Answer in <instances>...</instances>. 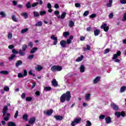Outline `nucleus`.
I'll return each mask as SVG.
<instances>
[{
    "label": "nucleus",
    "mask_w": 126,
    "mask_h": 126,
    "mask_svg": "<svg viewBox=\"0 0 126 126\" xmlns=\"http://www.w3.org/2000/svg\"><path fill=\"white\" fill-rule=\"evenodd\" d=\"M71 98V94L70 91H67L66 93L63 94L60 97V101L61 103H64L66 101L67 102L70 101Z\"/></svg>",
    "instance_id": "f257e3e1"
},
{
    "label": "nucleus",
    "mask_w": 126,
    "mask_h": 126,
    "mask_svg": "<svg viewBox=\"0 0 126 126\" xmlns=\"http://www.w3.org/2000/svg\"><path fill=\"white\" fill-rule=\"evenodd\" d=\"M51 70L52 72H56V71H62V70H63V67L58 65H54L51 67Z\"/></svg>",
    "instance_id": "f03ea898"
},
{
    "label": "nucleus",
    "mask_w": 126,
    "mask_h": 126,
    "mask_svg": "<svg viewBox=\"0 0 126 126\" xmlns=\"http://www.w3.org/2000/svg\"><path fill=\"white\" fill-rule=\"evenodd\" d=\"M28 47H27V45L26 44H24L22 45V49H20L19 51V54L21 57H24L26 55L25 51H26V49Z\"/></svg>",
    "instance_id": "7ed1b4c3"
},
{
    "label": "nucleus",
    "mask_w": 126,
    "mask_h": 126,
    "mask_svg": "<svg viewBox=\"0 0 126 126\" xmlns=\"http://www.w3.org/2000/svg\"><path fill=\"white\" fill-rule=\"evenodd\" d=\"M81 117H76L75 120L72 122L71 124V126H75V124H80V122H81Z\"/></svg>",
    "instance_id": "20e7f679"
},
{
    "label": "nucleus",
    "mask_w": 126,
    "mask_h": 126,
    "mask_svg": "<svg viewBox=\"0 0 126 126\" xmlns=\"http://www.w3.org/2000/svg\"><path fill=\"white\" fill-rule=\"evenodd\" d=\"M7 106H10V103H8L7 104V105H5L3 108L2 114L3 117L5 116L6 115V113H7V111H8V107Z\"/></svg>",
    "instance_id": "39448f33"
},
{
    "label": "nucleus",
    "mask_w": 126,
    "mask_h": 126,
    "mask_svg": "<svg viewBox=\"0 0 126 126\" xmlns=\"http://www.w3.org/2000/svg\"><path fill=\"white\" fill-rule=\"evenodd\" d=\"M101 29H103L104 32H108L109 31V26H107V24L104 23L100 27Z\"/></svg>",
    "instance_id": "423d86ee"
},
{
    "label": "nucleus",
    "mask_w": 126,
    "mask_h": 126,
    "mask_svg": "<svg viewBox=\"0 0 126 126\" xmlns=\"http://www.w3.org/2000/svg\"><path fill=\"white\" fill-rule=\"evenodd\" d=\"M121 55H122V52L120 51H117L116 54L113 55V57L112 58V60L115 61V60H117L119 57H120Z\"/></svg>",
    "instance_id": "0eeeda50"
},
{
    "label": "nucleus",
    "mask_w": 126,
    "mask_h": 126,
    "mask_svg": "<svg viewBox=\"0 0 126 126\" xmlns=\"http://www.w3.org/2000/svg\"><path fill=\"white\" fill-rule=\"evenodd\" d=\"M121 55H122V52L120 51H117L116 54L113 55V57L112 58V60L115 61V60H117L119 57H120Z\"/></svg>",
    "instance_id": "6e6552de"
},
{
    "label": "nucleus",
    "mask_w": 126,
    "mask_h": 126,
    "mask_svg": "<svg viewBox=\"0 0 126 126\" xmlns=\"http://www.w3.org/2000/svg\"><path fill=\"white\" fill-rule=\"evenodd\" d=\"M51 39H52V40H54V42L53 43V45L54 46H56V45H57L58 44V37H55V35H52L51 36Z\"/></svg>",
    "instance_id": "1a4fd4ad"
},
{
    "label": "nucleus",
    "mask_w": 126,
    "mask_h": 126,
    "mask_svg": "<svg viewBox=\"0 0 126 126\" xmlns=\"http://www.w3.org/2000/svg\"><path fill=\"white\" fill-rule=\"evenodd\" d=\"M65 16H66V12H63L61 16L57 15V17L58 19H60V18H61V19H64L65 18Z\"/></svg>",
    "instance_id": "9d476101"
},
{
    "label": "nucleus",
    "mask_w": 126,
    "mask_h": 126,
    "mask_svg": "<svg viewBox=\"0 0 126 126\" xmlns=\"http://www.w3.org/2000/svg\"><path fill=\"white\" fill-rule=\"evenodd\" d=\"M36 122V117H32L29 121V124L30 125H34Z\"/></svg>",
    "instance_id": "9b49d317"
},
{
    "label": "nucleus",
    "mask_w": 126,
    "mask_h": 126,
    "mask_svg": "<svg viewBox=\"0 0 126 126\" xmlns=\"http://www.w3.org/2000/svg\"><path fill=\"white\" fill-rule=\"evenodd\" d=\"M111 107L114 111H119V106L115 103L111 104Z\"/></svg>",
    "instance_id": "f8f14e48"
},
{
    "label": "nucleus",
    "mask_w": 126,
    "mask_h": 126,
    "mask_svg": "<svg viewBox=\"0 0 126 126\" xmlns=\"http://www.w3.org/2000/svg\"><path fill=\"white\" fill-rule=\"evenodd\" d=\"M54 112V110L53 109H50L49 110H48L47 111H43V114H46L47 116H51L52 114Z\"/></svg>",
    "instance_id": "ddd939ff"
},
{
    "label": "nucleus",
    "mask_w": 126,
    "mask_h": 126,
    "mask_svg": "<svg viewBox=\"0 0 126 126\" xmlns=\"http://www.w3.org/2000/svg\"><path fill=\"white\" fill-rule=\"evenodd\" d=\"M54 118L56 119V121H63V117L61 115H55Z\"/></svg>",
    "instance_id": "4468645a"
},
{
    "label": "nucleus",
    "mask_w": 126,
    "mask_h": 126,
    "mask_svg": "<svg viewBox=\"0 0 126 126\" xmlns=\"http://www.w3.org/2000/svg\"><path fill=\"white\" fill-rule=\"evenodd\" d=\"M60 45L63 48H65L66 47V41L64 40H62L60 41Z\"/></svg>",
    "instance_id": "2eb2a0df"
},
{
    "label": "nucleus",
    "mask_w": 126,
    "mask_h": 126,
    "mask_svg": "<svg viewBox=\"0 0 126 126\" xmlns=\"http://www.w3.org/2000/svg\"><path fill=\"white\" fill-rule=\"evenodd\" d=\"M106 124H109L112 123V118L111 117L108 116L105 119Z\"/></svg>",
    "instance_id": "dca6fc26"
},
{
    "label": "nucleus",
    "mask_w": 126,
    "mask_h": 126,
    "mask_svg": "<svg viewBox=\"0 0 126 126\" xmlns=\"http://www.w3.org/2000/svg\"><path fill=\"white\" fill-rule=\"evenodd\" d=\"M22 63H23V62H22V61L21 60L17 61L15 63L16 67H19L20 65H22Z\"/></svg>",
    "instance_id": "f3484780"
},
{
    "label": "nucleus",
    "mask_w": 126,
    "mask_h": 126,
    "mask_svg": "<svg viewBox=\"0 0 126 126\" xmlns=\"http://www.w3.org/2000/svg\"><path fill=\"white\" fill-rule=\"evenodd\" d=\"M100 79L101 77L100 76H97L95 77V78L94 80V84H96V83H98V82L100 81Z\"/></svg>",
    "instance_id": "a211bd4d"
},
{
    "label": "nucleus",
    "mask_w": 126,
    "mask_h": 126,
    "mask_svg": "<svg viewBox=\"0 0 126 126\" xmlns=\"http://www.w3.org/2000/svg\"><path fill=\"white\" fill-rule=\"evenodd\" d=\"M52 84L53 86H54V87H58V82H57V80L56 79H54L52 81Z\"/></svg>",
    "instance_id": "6ab92c4d"
},
{
    "label": "nucleus",
    "mask_w": 126,
    "mask_h": 126,
    "mask_svg": "<svg viewBox=\"0 0 126 126\" xmlns=\"http://www.w3.org/2000/svg\"><path fill=\"white\" fill-rule=\"evenodd\" d=\"M94 36H98L100 33H101V31L100 30L96 29L94 31Z\"/></svg>",
    "instance_id": "aec40b11"
},
{
    "label": "nucleus",
    "mask_w": 126,
    "mask_h": 126,
    "mask_svg": "<svg viewBox=\"0 0 126 126\" xmlns=\"http://www.w3.org/2000/svg\"><path fill=\"white\" fill-rule=\"evenodd\" d=\"M80 71L82 73H83V72L85 71V66H84V65H83V64L81 65L80 67Z\"/></svg>",
    "instance_id": "412c9836"
},
{
    "label": "nucleus",
    "mask_w": 126,
    "mask_h": 126,
    "mask_svg": "<svg viewBox=\"0 0 126 126\" xmlns=\"http://www.w3.org/2000/svg\"><path fill=\"white\" fill-rule=\"evenodd\" d=\"M84 58V56L83 55H81V57H78L76 60V62L77 63H79V62H81L83 61V59Z\"/></svg>",
    "instance_id": "4be33fe9"
},
{
    "label": "nucleus",
    "mask_w": 126,
    "mask_h": 126,
    "mask_svg": "<svg viewBox=\"0 0 126 126\" xmlns=\"http://www.w3.org/2000/svg\"><path fill=\"white\" fill-rule=\"evenodd\" d=\"M68 26L69 27H70V28H72L74 26V22H73V21L72 20L69 21Z\"/></svg>",
    "instance_id": "5701e85b"
},
{
    "label": "nucleus",
    "mask_w": 126,
    "mask_h": 126,
    "mask_svg": "<svg viewBox=\"0 0 126 126\" xmlns=\"http://www.w3.org/2000/svg\"><path fill=\"white\" fill-rule=\"evenodd\" d=\"M91 97V94H86V96H85L86 101H89V100H90Z\"/></svg>",
    "instance_id": "b1692460"
},
{
    "label": "nucleus",
    "mask_w": 126,
    "mask_h": 126,
    "mask_svg": "<svg viewBox=\"0 0 126 126\" xmlns=\"http://www.w3.org/2000/svg\"><path fill=\"white\" fill-rule=\"evenodd\" d=\"M86 47H84L83 48V51H84L85 52L86 51H90V50H91V46H90V45H86Z\"/></svg>",
    "instance_id": "393cba45"
},
{
    "label": "nucleus",
    "mask_w": 126,
    "mask_h": 126,
    "mask_svg": "<svg viewBox=\"0 0 126 126\" xmlns=\"http://www.w3.org/2000/svg\"><path fill=\"white\" fill-rule=\"evenodd\" d=\"M36 51H38V47H34L30 51V53L34 54V53H35Z\"/></svg>",
    "instance_id": "a878e982"
},
{
    "label": "nucleus",
    "mask_w": 126,
    "mask_h": 126,
    "mask_svg": "<svg viewBox=\"0 0 126 126\" xmlns=\"http://www.w3.org/2000/svg\"><path fill=\"white\" fill-rule=\"evenodd\" d=\"M23 120L26 122L28 121V115H27V114H25L23 116Z\"/></svg>",
    "instance_id": "bb28decb"
},
{
    "label": "nucleus",
    "mask_w": 126,
    "mask_h": 126,
    "mask_svg": "<svg viewBox=\"0 0 126 126\" xmlns=\"http://www.w3.org/2000/svg\"><path fill=\"white\" fill-rule=\"evenodd\" d=\"M126 90V86H123L120 88V93H123V92H125Z\"/></svg>",
    "instance_id": "cd10ccee"
},
{
    "label": "nucleus",
    "mask_w": 126,
    "mask_h": 126,
    "mask_svg": "<svg viewBox=\"0 0 126 126\" xmlns=\"http://www.w3.org/2000/svg\"><path fill=\"white\" fill-rule=\"evenodd\" d=\"M69 35H70V33L68 32H63V36L65 38H66V37H67V36H69Z\"/></svg>",
    "instance_id": "c85d7f7f"
},
{
    "label": "nucleus",
    "mask_w": 126,
    "mask_h": 126,
    "mask_svg": "<svg viewBox=\"0 0 126 126\" xmlns=\"http://www.w3.org/2000/svg\"><path fill=\"white\" fill-rule=\"evenodd\" d=\"M11 18L13 21H14V22H18V19H17L15 15H13Z\"/></svg>",
    "instance_id": "c756f323"
},
{
    "label": "nucleus",
    "mask_w": 126,
    "mask_h": 126,
    "mask_svg": "<svg viewBox=\"0 0 126 126\" xmlns=\"http://www.w3.org/2000/svg\"><path fill=\"white\" fill-rule=\"evenodd\" d=\"M8 126H16V124L13 122H9L7 124Z\"/></svg>",
    "instance_id": "7c9ffc66"
},
{
    "label": "nucleus",
    "mask_w": 126,
    "mask_h": 126,
    "mask_svg": "<svg viewBox=\"0 0 126 126\" xmlns=\"http://www.w3.org/2000/svg\"><path fill=\"white\" fill-rule=\"evenodd\" d=\"M0 73L1 74H3V75H7V74H8V71L6 70H2L0 71Z\"/></svg>",
    "instance_id": "2f4dec72"
},
{
    "label": "nucleus",
    "mask_w": 126,
    "mask_h": 126,
    "mask_svg": "<svg viewBox=\"0 0 126 126\" xmlns=\"http://www.w3.org/2000/svg\"><path fill=\"white\" fill-rule=\"evenodd\" d=\"M26 7L27 8V9L31 8V3H30V2H28L26 5Z\"/></svg>",
    "instance_id": "473e14b6"
},
{
    "label": "nucleus",
    "mask_w": 126,
    "mask_h": 126,
    "mask_svg": "<svg viewBox=\"0 0 126 126\" xmlns=\"http://www.w3.org/2000/svg\"><path fill=\"white\" fill-rule=\"evenodd\" d=\"M35 69H36L37 70H38V71H41V70H42V69H43V67H42L41 65H37V68H35Z\"/></svg>",
    "instance_id": "72a5a7b5"
},
{
    "label": "nucleus",
    "mask_w": 126,
    "mask_h": 126,
    "mask_svg": "<svg viewBox=\"0 0 126 126\" xmlns=\"http://www.w3.org/2000/svg\"><path fill=\"white\" fill-rule=\"evenodd\" d=\"M44 91H51L52 90V87H45L44 88Z\"/></svg>",
    "instance_id": "f704fd0d"
},
{
    "label": "nucleus",
    "mask_w": 126,
    "mask_h": 126,
    "mask_svg": "<svg viewBox=\"0 0 126 126\" xmlns=\"http://www.w3.org/2000/svg\"><path fill=\"white\" fill-rule=\"evenodd\" d=\"M0 15H1V17H2L3 18H4V17H6V14H5V12H3V11H1L0 12Z\"/></svg>",
    "instance_id": "c9c22d12"
},
{
    "label": "nucleus",
    "mask_w": 126,
    "mask_h": 126,
    "mask_svg": "<svg viewBox=\"0 0 126 126\" xmlns=\"http://www.w3.org/2000/svg\"><path fill=\"white\" fill-rule=\"evenodd\" d=\"M113 3V0H109V2L106 4L107 7H111Z\"/></svg>",
    "instance_id": "e433bc0d"
},
{
    "label": "nucleus",
    "mask_w": 126,
    "mask_h": 126,
    "mask_svg": "<svg viewBox=\"0 0 126 126\" xmlns=\"http://www.w3.org/2000/svg\"><path fill=\"white\" fill-rule=\"evenodd\" d=\"M16 57V55H15V54H12L11 55V57H9V61H12L13 59H14V58H15Z\"/></svg>",
    "instance_id": "4c0bfd02"
},
{
    "label": "nucleus",
    "mask_w": 126,
    "mask_h": 126,
    "mask_svg": "<svg viewBox=\"0 0 126 126\" xmlns=\"http://www.w3.org/2000/svg\"><path fill=\"white\" fill-rule=\"evenodd\" d=\"M12 53L14 55H17V54H19V52L17 51L15 49H13L12 50Z\"/></svg>",
    "instance_id": "58836bf2"
},
{
    "label": "nucleus",
    "mask_w": 126,
    "mask_h": 126,
    "mask_svg": "<svg viewBox=\"0 0 126 126\" xmlns=\"http://www.w3.org/2000/svg\"><path fill=\"white\" fill-rule=\"evenodd\" d=\"M21 15L25 17L26 19L28 18V14H27V13H22L21 14Z\"/></svg>",
    "instance_id": "ea45409f"
},
{
    "label": "nucleus",
    "mask_w": 126,
    "mask_h": 126,
    "mask_svg": "<svg viewBox=\"0 0 126 126\" xmlns=\"http://www.w3.org/2000/svg\"><path fill=\"white\" fill-rule=\"evenodd\" d=\"M32 100H33V98L32 97H27L26 98V101H27V102H31Z\"/></svg>",
    "instance_id": "a19ab883"
},
{
    "label": "nucleus",
    "mask_w": 126,
    "mask_h": 126,
    "mask_svg": "<svg viewBox=\"0 0 126 126\" xmlns=\"http://www.w3.org/2000/svg\"><path fill=\"white\" fill-rule=\"evenodd\" d=\"M28 31V28H25L24 29L22 30L21 33L22 34H24V33H26Z\"/></svg>",
    "instance_id": "79ce46f5"
},
{
    "label": "nucleus",
    "mask_w": 126,
    "mask_h": 126,
    "mask_svg": "<svg viewBox=\"0 0 126 126\" xmlns=\"http://www.w3.org/2000/svg\"><path fill=\"white\" fill-rule=\"evenodd\" d=\"M33 13L34 17H38V16H40V14L38 12L34 11Z\"/></svg>",
    "instance_id": "37998d69"
},
{
    "label": "nucleus",
    "mask_w": 126,
    "mask_h": 126,
    "mask_svg": "<svg viewBox=\"0 0 126 126\" xmlns=\"http://www.w3.org/2000/svg\"><path fill=\"white\" fill-rule=\"evenodd\" d=\"M43 23L41 21L38 22L35 24V26L41 27Z\"/></svg>",
    "instance_id": "c03bdc74"
},
{
    "label": "nucleus",
    "mask_w": 126,
    "mask_h": 126,
    "mask_svg": "<svg viewBox=\"0 0 126 126\" xmlns=\"http://www.w3.org/2000/svg\"><path fill=\"white\" fill-rule=\"evenodd\" d=\"M115 116H116V117L117 118H120L121 117V113L118 111H116L115 113Z\"/></svg>",
    "instance_id": "a18cd8bd"
},
{
    "label": "nucleus",
    "mask_w": 126,
    "mask_h": 126,
    "mask_svg": "<svg viewBox=\"0 0 126 126\" xmlns=\"http://www.w3.org/2000/svg\"><path fill=\"white\" fill-rule=\"evenodd\" d=\"M87 124H86V126H92V124L91 122L89 121V120L87 121L86 122Z\"/></svg>",
    "instance_id": "49530a36"
},
{
    "label": "nucleus",
    "mask_w": 126,
    "mask_h": 126,
    "mask_svg": "<svg viewBox=\"0 0 126 126\" xmlns=\"http://www.w3.org/2000/svg\"><path fill=\"white\" fill-rule=\"evenodd\" d=\"M105 118H106V115H101L99 117V119H100V120H104Z\"/></svg>",
    "instance_id": "de8ad7c7"
},
{
    "label": "nucleus",
    "mask_w": 126,
    "mask_h": 126,
    "mask_svg": "<svg viewBox=\"0 0 126 126\" xmlns=\"http://www.w3.org/2000/svg\"><path fill=\"white\" fill-rule=\"evenodd\" d=\"M29 75H32V76H35V74L32 72V70H30L29 72Z\"/></svg>",
    "instance_id": "09e8293b"
},
{
    "label": "nucleus",
    "mask_w": 126,
    "mask_h": 126,
    "mask_svg": "<svg viewBox=\"0 0 126 126\" xmlns=\"http://www.w3.org/2000/svg\"><path fill=\"white\" fill-rule=\"evenodd\" d=\"M33 58H34V55L33 54L29 55L28 57V59L29 60H32V59H33Z\"/></svg>",
    "instance_id": "8fccbe9b"
},
{
    "label": "nucleus",
    "mask_w": 126,
    "mask_h": 126,
    "mask_svg": "<svg viewBox=\"0 0 126 126\" xmlns=\"http://www.w3.org/2000/svg\"><path fill=\"white\" fill-rule=\"evenodd\" d=\"M109 52H110V49L109 48L106 49L104 50V54L106 55V54H108V53H109Z\"/></svg>",
    "instance_id": "3c124183"
},
{
    "label": "nucleus",
    "mask_w": 126,
    "mask_h": 126,
    "mask_svg": "<svg viewBox=\"0 0 126 126\" xmlns=\"http://www.w3.org/2000/svg\"><path fill=\"white\" fill-rule=\"evenodd\" d=\"M4 91H6L7 92L8 91H9V87L6 86L4 87Z\"/></svg>",
    "instance_id": "603ef678"
},
{
    "label": "nucleus",
    "mask_w": 126,
    "mask_h": 126,
    "mask_svg": "<svg viewBox=\"0 0 126 126\" xmlns=\"http://www.w3.org/2000/svg\"><path fill=\"white\" fill-rule=\"evenodd\" d=\"M38 4H39V3L38 2L33 3L32 5V7H35V6H37V5H38Z\"/></svg>",
    "instance_id": "864d4df0"
},
{
    "label": "nucleus",
    "mask_w": 126,
    "mask_h": 126,
    "mask_svg": "<svg viewBox=\"0 0 126 126\" xmlns=\"http://www.w3.org/2000/svg\"><path fill=\"white\" fill-rule=\"evenodd\" d=\"M96 14L95 13H94L92 14V15H91L90 16V18H95V17H96Z\"/></svg>",
    "instance_id": "5fc2aeb1"
},
{
    "label": "nucleus",
    "mask_w": 126,
    "mask_h": 126,
    "mask_svg": "<svg viewBox=\"0 0 126 126\" xmlns=\"http://www.w3.org/2000/svg\"><path fill=\"white\" fill-rule=\"evenodd\" d=\"M27 74H28V72H27V70H24V76H27Z\"/></svg>",
    "instance_id": "6e6d98bb"
},
{
    "label": "nucleus",
    "mask_w": 126,
    "mask_h": 126,
    "mask_svg": "<svg viewBox=\"0 0 126 126\" xmlns=\"http://www.w3.org/2000/svg\"><path fill=\"white\" fill-rule=\"evenodd\" d=\"M88 14H89V11H86L84 13L83 15H84V16H87L88 15Z\"/></svg>",
    "instance_id": "4d7b16f0"
},
{
    "label": "nucleus",
    "mask_w": 126,
    "mask_h": 126,
    "mask_svg": "<svg viewBox=\"0 0 126 126\" xmlns=\"http://www.w3.org/2000/svg\"><path fill=\"white\" fill-rule=\"evenodd\" d=\"M120 2L122 4H126V0H120Z\"/></svg>",
    "instance_id": "13d9d810"
},
{
    "label": "nucleus",
    "mask_w": 126,
    "mask_h": 126,
    "mask_svg": "<svg viewBox=\"0 0 126 126\" xmlns=\"http://www.w3.org/2000/svg\"><path fill=\"white\" fill-rule=\"evenodd\" d=\"M44 14H46V11L43 10L40 12V15H44Z\"/></svg>",
    "instance_id": "bf43d9fd"
},
{
    "label": "nucleus",
    "mask_w": 126,
    "mask_h": 126,
    "mask_svg": "<svg viewBox=\"0 0 126 126\" xmlns=\"http://www.w3.org/2000/svg\"><path fill=\"white\" fill-rule=\"evenodd\" d=\"M26 97V94L24 93L21 94L22 99H24Z\"/></svg>",
    "instance_id": "052dcab7"
},
{
    "label": "nucleus",
    "mask_w": 126,
    "mask_h": 126,
    "mask_svg": "<svg viewBox=\"0 0 126 126\" xmlns=\"http://www.w3.org/2000/svg\"><path fill=\"white\" fill-rule=\"evenodd\" d=\"M75 7H81V5L79 3H76L75 4Z\"/></svg>",
    "instance_id": "680f3d73"
},
{
    "label": "nucleus",
    "mask_w": 126,
    "mask_h": 126,
    "mask_svg": "<svg viewBox=\"0 0 126 126\" xmlns=\"http://www.w3.org/2000/svg\"><path fill=\"white\" fill-rule=\"evenodd\" d=\"M71 43V40L70 39H67V41H66V44H68V45H69Z\"/></svg>",
    "instance_id": "e2e57ef3"
},
{
    "label": "nucleus",
    "mask_w": 126,
    "mask_h": 126,
    "mask_svg": "<svg viewBox=\"0 0 126 126\" xmlns=\"http://www.w3.org/2000/svg\"><path fill=\"white\" fill-rule=\"evenodd\" d=\"M23 74L20 73L18 74V77H19V78H21L23 77Z\"/></svg>",
    "instance_id": "0e129e2a"
},
{
    "label": "nucleus",
    "mask_w": 126,
    "mask_h": 126,
    "mask_svg": "<svg viewBox=\"0 0 126 126\" xmlns=\"http://www.w3.org/2000/svg\"><path fill=\"white\" fill-rule=\"evenodd\" d=\"M35 94L36 95V96H40L41 93H40V91H37L35 93Z\"/></svg>",
    "instance_id": "69168bd1"
},
{
    "label": "nucleus",
    "mask_w": 126,
    "mask_h": 126,
    "mask_svg": "<svg viewBox=\"0 0 126 126\" xmlns=\"http://www.w3.org/2000/svg\"><path fill=\"white\" fill-rule=\"evenodd\" d=\"M54 14L55 15H59V14H60V11H58V10H56V11H55V12H54Z\"/></svg>",
    "instance_id": "338daca9"
},
{
    "label": "nucleus",
    "mask_w": 126,
    "mask_h": 126,
    "mask_svg": "<svg viewBox=\"0 0 126 126\" xmlns=\"http://www.w3.org/2000/svg\"><path fill=\"white\" fill-rule=\"evenodd\" d=\"M123 21H126V13H124V15L123 16Z\"/></svg>",
    "instance_id": "774afa93"
}]
</instances>
